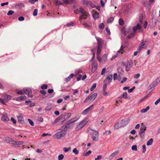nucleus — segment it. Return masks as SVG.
I'll return each mask as SVG.
<instances>
[{
	"instance_id": "obj_52",
	"label": "nucleus",
	"mask_w": 160,
	"mask_h": 160,
	"mask_svg": "<svg viewBox=\"0 0 160 160\" xmlns=\"http://www.w3.org/2000/svg\"><path fill=\"white\" fill-rule=\"evenodd\" d=\"M74 25V23L73 22H70L67 24V26L68 27L73 26Z\"/></svg>"
},
{
	"instance_id": "obj_15",
	"label": "nucleus",
	"mask_w": 160,
	"mask_h": 160,
	"mask_svg": "<svg viewBox=\"0 0 160 160\" xmlns=\"http://www.w3.org/2000/svg\"><path fill=\"white\" fill-rule=\"evenodd\" d=\"M86 2V5L87 6H90L92 8H94L95 7V5L92 3L91 2L88 1Z\"/></svg>"
},
{
	"instance_id": "obj_4",
	"label": "nucleus",
	"mask_w": 160,
	"mask_h": 160,
	"mask_svg": "<svg viewBox=\"0 0 160 160\" xmlns=\"http://www.w3.org/2000/svg\"><path fill=\"white\" fill-rule=\"evenodd\" d=\"M91 130L93 131V132L92 133V138L93 141H97L98 140L99 137L98 132L96 130H93L92 129Z\"/></svg>"
},
{
	"instance_id": "obj_49",
	"label": "nucleus",
	"mask_w": 160,
	"mask_h": 160,
	"mask_svg": "<svg viewBox=\"0 0 160 160\" xmlns=\"http://www.w3.org/2000/svg\"><path fill=\"white\" fill-rule=\"evenodd\" d=\"M24 91L23 90L22 91V90H21L20 91H18L17 92V93L19 95H22L24 94Z\"/></svg>"
},
{
	"instance_id": "obj_50",
	"label": "nucleus",
	"mask_w": 160,
	"mask_h": 160,
	"mask_svg": "<svg viewBox=\"0 0 160 160\" xmlns=\"http://www.w3.org/2000/svg\"><path fill=\"white\" fill-rule=\"evenodd\" d=\"M127 93H126V92L124 93L123 94L122 97H120L119 98H127Z\"/></svg>"
},
{
	"instance_id": "obj_48",
	"label": "nucleus",
	"mask_w": 160,
	"mask_h": 160,
	"mask_svg": "<svg viewBox=\"0 0 160 160\" xmlns=\"http://www.w3.org/2000/svg\"><path fill=\"white\" fill-rule=\"evenodd\" d=\"M142 153H144L146 151V146L145 145H143L142 146Z\"/></svg>"
},
{
	"instance_id": "obj_60",
	"label": "nucleus",
	"mask_w": 160,
	"mask_h": 160,
	"mask_svg": "<svg viewBox=\"0 0 160 160\" xmlns=\"http://www.w3.org/2000/svg\"><path fill=\"white\" fill-rule=\"evenodd\" d=\"M18 20L19 21H22L24 20V18L22 16H20L18 18Z\"/></svg>"
},
{
	"instance_id": "obj_45",
	"label": "nucleus",
	"mask_w": 160,
	"mask_h": 160,
	"mask_svg": "<svg viewBox=\"0 0 160 160\" xmlns=\"http://www.w3.org/2000/svg\"><path fill=\"white\" fill-rule=\"evenodd\" d=\"M28 121L29 122L30 124L32 126H34V124L33 122L32 121V120L31 119L28 118Z\"/></svg>"
},
{
	"instance_id": "obj_57",
	"label": "nucleus",
	"mask_w": 160,
	"mask_h": 160,
	"mask_svg": "<svg viewBox=\"0 0 160 160\" xmlns=\"http://www.w3.org/2000/svg\"><path fill=\"white\" fill-rule=\"evenodd\" d=\"M113 80H116L117 79L118 75L116 73H114L113 76Z\"/></svg>"
},
{
	"instance_id": "obj_10",
	"label": "nucleus",
	"mask_w": 160,
	"mask_h": 160,
	"mask_svg": "<svg viewBox=\"0 0 160 160\" xmlns=\"http://www.w3.org/2000/svg\"><path fill=\"white\" fill-rule=\"evenodd\" d=\"M93 106V105H92L84 110L82 112V114L84 115H85L88 113L90 112V111L92 109Z\"/></svg>"
},
{
	"instance_id": "obj_61",
	"label": "nucleus",
	"mask_w": 160,
	"mask_h": 160,
	"mask_svg": "<svg viewBox=\"0 0 160 160\" xmlns=\"http://www.w3.org/2000/svg\"><path fill=\"white\" fill-rule=\"evenodd\" d=\"M106 31L107 32L108 34L109 35L111 34V32H110V30L108 28H105Z\"/></svg>"
},
{
	"instance_id": "obj_5",
	"label": "nucleus",
	"mask_w": 160,
	"mask_h": 160,
	"mask_svg": "<svg viewBox=\"0 0 160 160\" xmlns=\"http://www.w3.org/2000/svg\"><path fill=\"white\" fill-rule=\"evenodd\" d=\"M97 96V93H95L91 95L90 96L88 97L84 100V103L87 102L89 100L90 102H92L94 100Z\"/></svg>"
},
{
	"instance_id": "obj_34",
	"label": "nucleus",
	"mask_w": 160,
	"mask_h": 160,
	"mask_svg": "<svg viewBox=\"0 0 160 160\" xmlns=\"http://www.w3.org/2000/svg\"><path fill=\"white\" fill-rule=\"evenodd\" d=\"M101 52V48H100V46L98 45L97 54L99 55Z\"/></svg>"
},
{
	"instance_id": "obj_23",
	"label": "nucleus",
	"mask_w": 160,
	"mask_h": 160,
	"mask_svg": "<svg viewBox=\"0 0 160 160\" xmlns=\"http://www.w3.org/2000/svg\"><path fill=\"white\" fill-rule=\"evenodd\" d=\"M135 36V34L133 32L131 33L130 35H128L126 37L127 39H129L133 38Z\"/></svg>"
},
{
	"instance_id": "obj_42",
	"label": "nucleus",
	"mask_w": 160,
	"mask_h": 160,
	"mask_svg": "<svg viewBox=\"0 0 160 160\" xmlns=\"http://www.w3.org/2000/svg\"><path fill=\"white\" fill-rule=\"evenodd\" d=\"M96 83H95L93 84L92 87L90 89L91 91H92L94 90V89L96 88Z\"/></svg>"
},
{
	"instance_id": "obj_51",
	"label": "nucleus",
	"mask_w": 160,
	"mask_h": 160,
	"mask_svg": "<svg viewBox=\"0 0 160 160\" xmlns=\"http://www.w3.org/2000/svg\"><path fill=\"white\" fill-rule=\"evenodd\" d=\"M102 158V156L101 155H99L97 157L95 158V160H99L101 159Z\"/></svg>"
},
{
	"instance_id": "obj_7",
	"label": "nucleus",
	"mask_w": 160,
	"mask_h": 160,
	"mask_svg": "<svg viewBox=\"0 0 160 160\" xmlns=\"http://www.w3.org/2000/svg\"><path fill=\"white\" fill-rule=\"evenodd\" d=\"M159 82L158 81H153L150 84L148 88L149 90L151 91L154 89L155 87L158 84Z\"/></svg>"
},
{
	"instance_id": "obj_33",
	"label": "nucleus",
	"mask_w": 160,
	"mask_h": 160,
	"mask_svg": "<svg viewBox=\"0 0 160 160\" xmlns=\"http://www.w3.org/2000/svg\"><path fill=\"white\" fill-rule=\"evenodd\" d=\"M113 76L112 74L109 75L106 78L105 80H112Z\"/></svg>"
},
{
	"instance_id": "obj_43",
	"label": "nucleus",
	"mask_w": 160,
	"mask_h": 160,
	"mask_svg": "<svg viewBox=\"0 0 160 160\" xmlns=\"http://www.w3.org/2000/svg\"><path fill=\"white\" fill-rule=\"evenodd\" d=\"M0 102L3 104L5 105L7 102L4 99L0 98Z\"/></svg>"
},
{
	"instance_id": "obj_37",
	"label": "nucleus",
	"mask_w": 160,
	"mask_h": 160,
	"mask_svg": "<svg viewBox=\"0 0 160 160\" xmlns=\"http://www.w3.org/2000/svg\"><path fill=\"white\" fill-rule=\"evenodd\" d=\"M71 113H68L66 115H65L64 116V118L66 119H67L69 118L71 116Z\"/></svg>"
},
{
	"instance_id": "obj_14",
	"label": "nucleus",
	"mask_w": 160,
	"mask_h": 160,
	"mask_svg": "<svg viewBox=\"0 0 160 160\" xmlns=\"http://www.w3.org/2000/svg\"><path fill=\"white\" fill-rule=\"evenodd\" d=\"M2 120L3 121H8L9 120V118L8 117V115L6 114L3 115L2 118Z\"/></svg>"
},
{
	"instance_id": "obj_3",
	"label": "nucleus",
	"mask_w": 160,
	"mask_h": 160,
	"mask_svg": "<svg viewBox=\"0 0 160 160\" xmlns=\"http://www.w3.org/2000/svg\"><path fill=\"white\" fill-rule=\"evenodd\" d=\"M88 121L86 119H85L78 123L76 124V129L77 130H79L82 128L87 123Z\"/></svg>"
},
{
	"instance_id": "obj_38",
	"label": "nucleus",
	"mask_w": 160,
	"mask_h": 160,
	"mask_svg": "<svg viewBox=\"0 0 160 160\" xmlns=\"http://www.w3.org/2000/svg\"><path fill=\"white\" fill-rule=\"evenodd\" d=\"M64 158V156L62 154L59 155L58 157V160H62Z\"/></svg>"
},
{
	"instance_id": "obj_35",
	"label": "nucleus",
	"mask_w": 160,
	"mask_h": 160,
	"mask_svg": "<svg viewBox=\"0 0 160 160\" xmlns=\"http://www.w3.org/2000/svg\"><path fill=\"white\" fill-rule=\"evenodd\" d=\"M47 88H48V85L46 84H43L41 87V88L42 89H46Z\"/></svg>"
},
{
	"instance_id": "obj_29",
	"label": "nucleus",
	"mask_w": 160,
	"mask_h": 160,
	"mask_svg": "<svg viewBox=\"0 0 160 160\" xmlns=\"http://www.w3.org/2000/svg\"><path fill=\"white\" fill-rule=\"evenodd\" d=\"M119 122L120 125H122V127H124L126 125V124L125 123V121L123 120H122L121 121H119Z\"/></svg>"
},
{
	"instance_id": "obj_41",
	"label": "nucleus",
	"mask_w": 160,
	"mask_h": 160,
	"mask_svg": "<svg viewBox=\"0 0 160 160\" xmlns=\"http://www.w3.org/2000/svg\"><path fill=\"white\" fill-rule=\"evenodd\" d=\"M12 139V138H7L6 139V142H7L8 143H9V144H14L13 143H10V142H11V140H10V139Z\"/></svg>"
},
{
	"instance_id": "obj_26",
	"label": "nucleus",
	"mask_w": 160,
	"mask_h": 160,
	"mask_svg": "<svg viewBox=\"0 0 160 160\" xmlns=\"http://www.w3.org/2000/svg\"><path fill=\"white\" fill-rule=\"evenodd\" d=\"M93 17L95 19L98 18L99 17V13L98 12H95L93 14Z\"/></svg>"
},
{
	"instance_id": "obj_62",
	"label": "nucleus",
	"mask_w": 160,
	"mask_h": 160,
	"mask_svg": "<svg viewBox=\"0 0 160 160\" xmlns=\"http://www.w3.org/2000/svg\"><path fill=\"white\" fill-rule=\"evenodd\" d=\"M40 92L41 94L43 95H45L46 93V92L45 91L43 90H41L40 91Z\"/></svg>"
},
{
	"instance_id": "obj_1",
	"label": "nucleus",
	"mask_w": 160,
	"mask_h": 160,
	"mask_svg": "<svg viewBox=\"0 0 160 160\" xmlns=\"http://www.w3.org/2000/svg\"><path fill=\"white\" fill-rule=\"evenodd\" d=\"M74 12L76 14L81 13L79 17V20L81 21L82 19H86L89 15L88 11L84 10L82 8L80 7L74 10Z\"/></svg>"
},
{
	"instance_id": "obj_27",
	"label": "nucleus",
	"mask_w": 160,
	"mask_h": 160,
	"mask_svg": "<svg viewBox=\"0 0 160 160\" xmlns=\"http://www.w3.org/2000/svg\"><path fill=\"white\" fill-rule=\"evenodd\" d=\"M83 25L85 28H90L91 27V25L88 24L85 22L83 23Z\"/></svg>"
},
{
	"instance_id": "obj_8",
	"label": "nucleus",
	"mask_w": 160,
	"mask_h": 160,
	"mask_svg": "<svg viewBox=\"0 0 160 160\" xmlns=\"http://www.w3.org/2000/svg\"><path fill=\"white\" fill-rule=\"evenodd\" d=\"M23 90L24 92L29 97L31 98L32 97V91L30 88H24L23 89Z\"/></svg>"
},
{
	"instance_id": "obj_21",
	"label": "nucleus",
	"mask_w": 160,
	"mask_h": 160,
	"mask_svg": "<svg viewBox=\"0 0 160 160\" xmlns=\"http://www.w3.org/2000/svg\"><path fill=\"white\" fill-rule=\"evenodd\" d=\"M119 153V151L118 150L116 151L113 153H112L111 155H110V156L112 158H113L115 156H116Z\"/></svg>"
},
{
	"instance_id": "obj_63",
	"label": "nucleus",
	"mask_w": 160,
	"mask_h": 160,
	"mask_svg": "<svg viewBox=\"0 0 160 160\" xmlns=\"http://www.w3.org/2000/svg\"><path fill=\"white\" fill-rule=\"evenodd\" d=\"M132 63H131L130 62H128L126 66H127V67H129V68L131 67L132 66Z\"/></svg>"
},
{
	"instance_id": "obj_44",
	"label": "nucleus",
	"mask_w": 160,
	"mask_h": 160,
	"mask_svg": "<svg viewBox=\"0 0 160 160\" xmlns=\"http://www.w3.org/2000/svg\"><path fill=\"white\" fill-rule=\"evenodd\" d=\"M14 13V11L12 10H9L7 13L8 15H11Z\"/></svg>"
},
{
	"instance_id": "obj_46",
	"label": "nucleus",
	"mask_w": 160,
	"mask_h": 160,
	"mask_svg": "<svg viewBox=\"0 0 160 160\" xmlns=\"http://www.w3.org/2000/svg\"><path fill=\"white\" fill-rule=\"evenodd\" d=\"M72 152L75 154H78L79 153L78 151L76 148H75L73 150Z\"/></svg>"
},
{
	"instance_id": "obj_24",
	"label": "nucleus",
	"mask_w": 160,
	"mask_h": 160,
	"mask_svg": "<svg viewBox=\"0 0 160 160\" xmlns=\"http://www.w3.org/2000/svg\"><path fill=\"white\" fill-rule=\"evenodd\" d=\"M114 127L115 128L117 129L122 127V125H120V123H119V122H118L115 124L114 126Z\"/></svg>"
},
{
	"instance_id": "obj_31",
	"label": "nucleus",
	"mask_w": 160,
	"mask_h": 160,
	"mask_svg": "<svg viewBox=\"0 0 160 160\" xmlns=\"http://www.w3.org/2000/svg\"><path fill=\"white\" fill-rule=\"evenodd\" d=\"M119 23L120 25L122 26L124 24V21L122 18H120L119 20Z\"/></svg>"
},
{
	"instance_id": "obj_58",
	"label": "nucleus",
	"mask_w": 160,
	"mask_h": 160,
	"mask_svg": "<svg viewBox=\"0 0 160 160\" xmlns=\"http://www.w3.org/2000/svg\"><path fill=\"white\" fill-rule=\"evenodd\" d=\"M99 28L101 29H102L104 28V25L103 23H101L99 26Z\"/></svg>"
},
{
	"instance_id": "obj_64",
	"label": "nucleus",
	"mask_w": 160,
	"mask_h": 160,
	"mask_svg": "<svg viewBox=\"0 0 160 160\" xmlns=\"http://www.w3.org/2000/svg\"><path fill=\"white\" fill-rule=\"evenodd\" d=\"M91 151L90 150H89L85 153V156H87L88 155H89L90 154H91Z\"/></svg>"
},
{
	"instance_id": "obj_28",
	"label": "nucleus",
	"mask_w": 160,
	"mask_h": 160,
	"mask_svg": "<svg viewBox=\"0 0 160 160\" xmlns=\"http://www.w3.org/2000/svg\"><path fill=\"white\" fill-rule=\"evenodd\" d=\"M145 44L143 42H142L139 45L138 48L137 49L139 51H140L143 48Z\"/></svg>"
},
{
	"instance_id": "obj_9",
	"label": "nucleus",
	"mask_w": 160,
	"mask_h": 160,
	"mask_svg": "<svg viewBox=\"0 0 160 160\" xmlns=\"http://www.w3.org/2000/svg\"><path fill=\"white\" fill-rule=\"evenodd\" d=\"M78 120V119H76V118L70 119L68 121L66 122L65 125L64 126L65 128H69V125L70 124L76 122Z\"/></svg>"
},
{
	"instance_id": "obj_54",
	"label": "nucleus",
	"mask_w": 160,
	"mask_h": 160,
	"mask_svg": "<svg viewBox=\"0 0 160 160\" xmlns=\"http://www.w3.org/2000/svg\"><path fill=\"white\" fill-rule=\"evenodd\" d=\"M140 76V74L139 73H138L134 75V77L135 79H138Z\"/></svg>"
},
{
	"instance_id": "obj_19",
	"label": "nucleus",
	"mask_w": 160,
	"mask_h": 160,
	"mask_svg": "<svg viewBox=\"0 0 160 160\" xmlns=\"http://www.w3.org/2000/svg\"><path fill=\"white\" fill-rule=\"evenodd\" d=\"M2 97L4 98V99L6 100H10L12 98V96L10 95H7L6 94H4Z\"/></svg>"
},
{
	"instance_id": "obj_2",
	"label": "nucleus",
	"mask_w": 160,
	"mask_h": 160,
	"mask_svg": "<svg viewBox=\"0 0 160 160\" xmlns=\"http://www.w3.org/2000/svg\"><path fill=\"white\" fill-rule=\"evenodd\" d=\"M67 131V128H65L64 126H63L61 127V131L57 132L53 137L56 139H59L65 136Z\"/></svg>"
},
{
	"instance_id": "obj_22",
	"label": "nucleus",
	"mask_w": 160,
	"mask_h": 160,
	"mask_svg": "<svg viewBox=\"0 0 160 160\" xmlns=\"http://www.w3.org/2000/svg\"><path fill=\"white\" fill-rule=\"evenodd\" d=\"M17 118L18 121L20 122L21 123H23V118L22 116H18Z\"/></svg>"
},
{
	"instance_id": "obj_12",
	"label": "nucleus",
	"mask_w": 160,
	"mask_h": 160,
	"mask_svg": "<svg viewBox=\"0 0 160 160\" xmlns=\"http://www.w3.org/2000/svg\"><path fill=\"white\" fill-rule=\"evenodd\" d=\"M11 140V143H13L14 144L17 145H22L24 143L22 141H16L13 139H9Z\"/></svg>"
},
{
	"instance_id": "obj_25",
	"label": "nucleus",
	"mask_w": 160,
	"mask_h": 160,
	"mask_svg": "<svg viewBox=\"0 0 160 160\" xmlns=\"http://www.w3.org/2000/svg\"><path fill=\"white\" fill-rule=\"evenodd\" d=\"M149 107L148 106L145 108L142 109L140 112L142 113H144L146 112L149 109Z\"/></svg>"
},
{
	"instance_id": "obj_36",
	"label": "nucleus",
	"mask_w": 160,
	"mask_h": 160,
	"mask_svg": "<svg viewBox=\"0 0 160 160\" xmlns=\"http://www.w3.org/2000/svg\"><path fill=\"white\" fill-rule=\"evenodd\" d=\"M114 19L113 17H111L108 19L107 22H108L111 23L113 21Z\"/></svg>"
},
{
	"instance_id": "obj_20",
	"label": "nucleus",
	"mask_w": 160,
	"mask_h": 160,
	"mask_svg": "<svg viewBox=\"0 0 160 160\" xmlns=\"http://www.w3.org/2000/svg\"><path fill=\"white\" fill-rule=\"evenodd\" d=\"M25 102L27 104H28L29 103H30L29 104V107H33L35 105V103H32L31 101H26Z\"/></svg>"
},
{
	"instance_id": "obj_59",
	"label": "nucleus",
	"mask_w": 160,
	"mask_h": 160,
	"mask_svg": "<svg viewBox=\"0 0 160 160\" xmlns=\"http://www.w3.org/2000/svg\"><path fill=\"white\" fill-rule=\"evenodd\" d=\"M135 87L134 86L131 88L129 89L128 90V92H132L135 89Z\"/></svg>"
},
{
	"instance_id": "obj_47",
	"label": "nucleus",
	"mask_w": 160,
	"mask_h": 160,
	"mask_svg": "<svg viewBox=\"0 0 160 160\" xmlns=\"http://www.w3.org/2000/svg\"><path fill=\"white\" fill-rule=\"evenodd\" d=\"M102 59L104 62H105L106 61L107 59V55L106 54H104L103 55Z\"/></svg>"
},
{
	"instance_id": "obj_56",
	"label": "nucleus",
	"mask_w": 160,
	"mask_h": 160,
	"mask_svg": "<svg viewBox=\"0 0 160 160\" xmlns=\"http://www.w3.org/2000/svg\"><path fill=\"white\" fill-rule=\"evenodd\" d=\"M71 148L70 147L68 148H63L64 151L65 152H67L68 151H69L71 149Z\"/></svg>"
},
{
	"instance_id": "obj_13",
	"label": "nucleus",
	"mask_w": 160,
	"mask_h": 160,
	"mask_svg": "<svg viewBox=\"0 0 160 160\" xmlns=\"http://www.w3.org/2000/svg\"><path fill=\"white\" fill-rule=\"evenodd\" d=\"M103 82V91L106 90L107 85L110 83V82L109 81H104Z\"/></svg>"
},
{
	"instance_id": "obj_6",
	"label": "nucleus",
	"mask_w": 160,
	"mask_h": 160,
	"mask_svg": "<svg viewBox=\"0 0 160 160\" xmlns=\"http://www.w3.org/2000/svg\"><path fill=\"white\" fill-rule=\"evenodd\" d=\"M146 127L145 125L142 123L139 133L140 136L142 138H143L144 136L145 131L146 130Z\"/></svg>"
},
{
	"instance_id": "obj_53",
	"label": "nucleus",
	"mask_w": 160,
	"mask_h": 160,
	"mask_svg": "<svg viewBox=\"0 0 160 160\" xmlns=\"http://www.w3.org/2000/svg\"><path fill=\"white\" fill-rule=\"evenodd\" d=\"M97 58L99 62H101V58L99 55L97 54Z\"/></svg>"
},
{
	"instance_id": "obj_11",
	"label": "nucleus",
	"mask_w": 160,
	"mask_h": 160,
	"mask_svg": "<svg viewBox=\"0 0 160 160\" xmlns=\"http://www.w3.org/2000/svg\"><path fill=\"white\" fill-rule=\"evenodd\" d=\"M141 29V27L139 23H138L136 26H134L132 28L133 33L136 32L137 30H140Z\"/></svg>"
},
{
	"instance_id": "obj_17",
	"label": "nucleus",
	"mask_w": 160,
	"mask_h": 160,
	"mask_svg": "<svg viewBox=\"0 0 160 160\" xmlns=\"http://www.w3.org/2000/svg\"><path fill=\"white\" fill-rule=\"evenodd\" d=\"M131 27H130L126 28L124 30V34L125 35H126L128 33L130 32L131 30Z\"/></svg>"
},
{
	"instance_id": "obj_55",
	"label": "nucleus",
	"mask_w": 160,
	"mask_h": 160,
	"mask_svg": "<svg viewBox=\"0 0 160 160\" xmlns=\"http://www.w3.org/2000/svg\"><path fill=\"white\" fill-rule=\"evenodd\" d=\"M28 1L30 3L34 4L35 2H38V0H29Z\"/></svg>"
},
{
	"instance_id": "obj_16",
	"label": "nucleus",
	"mask_w": 160,
	"mask_h": 160,
	"mask_svg": "<svg viewBox=\"0 0 160 160\" xmlns=\"http://www.w3.org/2000/svg\"><path fill=\"white\" fill-rule=\"evenodd\" d=\"M26 98V97L25 96H21L18 98H17L16 99V100L18 101H20L23 100H25Z\"/></svg>"
},
{
	"instance_id": "obj_39",
	"label": "nucleus",
	"mask_w": 160,
	"mask_h": 160,
	"mask_svg": "<svg viewBox=\"0 0 160 160\" xmlns=\"http://www.w3.org/2000/svg\"><path fill=\"white\" fill-rule=\"evenodd\" d=\"M131 149L132 150H135V151H137V145H132V147Z\"/></svg>"
},
{
	"instance_id": "obj_40",
	"label": "nucleus",
	"mask_w": 160,
	"mask_h": 160,
	"mask_svg": "<svg viewBox=\"0 0 160 160\" xmlns=\"http://www.w3.org/2000/svg\"><path fill=\"white\" fill-rule=\"evenodd\" d=\"M38 10L37 9H35L34 10V11L33 13V16H36L38 14Z\"/></svg>"
},
{
	"instance_id": "obj_18",
	"label": "nucleus",
	"mask_w": 160,
	"mask_h": 160,
	"mask_svg": "<svg viewBox=\"0 0 160 160\" xmlns=\"http://www.w3.org/2000/svg\"><path fill=\"white\" fill-rule=\"evenodd\" d=\"M24 4L22 2L19 3L18 4H16L15 5V7L16 8H21L22 7H24Z\"/></svg>"
},
{
	"instance_id": "obj_32",
	"label": "nucleus",
	"mask_w": 160,
	"mask_h": 160,
	"mask_svg": "<svg viewBox=\"0 0 160 160\" xmlns=\"http://www.w3.org/2000/svg\"><path fill=\"white\" fill-rule=\"evenodd\" d=\"M74 76V74H71L67 78H65V80H68V79L70 80Z\"/></svg>"
},
{
	"instance_id": "obj_30",
	"label": "nucleus",
	"mask_w": 160,
	"mask_h": 160,
	"mask_svg": "<svg viewBox=\"0 0 160 160\" xmlns=\"http://www.w3.org/2000/svg\"><path fill=\"white\" fill-rule=\"evenodd\" d=\"M153 141V139L152 138H151L149 139V141H148L147 143V145L148 146H149L152 145V142Z\"/></svg>"
}]
</instances>
